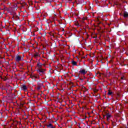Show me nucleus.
<instances>
[{
    "instance_id": "11",
    "label": "nucleus",
    "mask_w": 128,
    "mask_h": 128,
    "mask_svg": "<svg viewBox=\"0 0 128 128\" xmlns=\"http://www.w3.org/2000/svg\"><path fill=\"white\" fill-rule=\"evenodd\" d=\"M30 78H32V80H36V78H38V76H30Z\"/></svg>"
},
{
    "instance_id": "8",
    "label": "nucleus",
    "mask_w": 128,
    "mask_h": 128,
    "mask_svg": "<svg viewBox=\"0 0 128 128\" xmlns=\"http://www.w3.org/2000/svg\"><path fill=\"white\" fill-rule=\"evenodd\" d=\"M47 127L48 128H56V126H52V124H48Z\"/></svg>"
},
{
    "instance_id": "13",
    "label": "nucleus",
    "mask_w": 128,
    "mask_h": 128,
    "mask_svg": "<svg viewBox=\"0 0 128 128\" xmlns=\"http://www.w3.org/2000/svg\"><path fill=\"white\" fill-rule=\"evenodd\" d=\"M112 76V73H110V72H108L106 74V76Z\"/></svg>"
},
{
    "instance_id": "15",
    "label": "nucleus",
    "mask_w": 128,
    "mask_h": 128,
    "mask_svg": "<svg viewBox=\"0 0 128 128\" xmlns=\"http://www.w3.org/2000/svg\"><path fill=\"white\" fill-rule=\"evenodd\" d=\"M37 90H40V86H39L37 88Z\"/></svg>"
},
{
    "instance_id": "21",
    "label": "nucleus",
    "mask_w": 128,
    "mask_h": 128,
    "mask_svg": "<svg viewBox=\"0 0 128 128\" xmlns=\"http://www.w3.org/2000/svg\"><path fill=\"white\" fill-rule=\"evenodd\" d=\"M82 58H86V57H85V56H83V57Z\"/></svg>"
},
{
    "instance_id": "18",
    "label": "nucleus",
    "mask_w": 128,
    "mask_h": 128,
    "mask_svg": "<svg viewBox=\"0 0 128 128\" xmlns=\"http://www.w3.org/2000/svg\"><path fill=\"white\" fill-rule=\"evenodd\" d=\"M121 80H124V76L121 77Z\"/></svg>"
},
{
    "instance_id": "2",
    "label": "nucleus",
    "mask_w": 128,
    "mask_h": 128,
    "mask_svg": "<svg viewBox=\"0 0 128 128\" xmlns=\"http://www.w3.org/2000/svg\"><path fill=\"white\" fill-rule=\"evenodd\" d=\"M22 90H24V92H26L28 90V87L25 84H23L21 86Z\"/></svg>"
},
{
    "instance_id": "4",
    "label": "nucleus",
    "mask_w": 128,
    "mask_h": 128,
    "mask_svg": "<svg viewBox=\"0 0 128 128\" xmlns=\"http://www.w3.org/2000/svg\"><path fill=\"white\" fill-rule=\"evenodd\" d=\"M15 60L16 62H20V60H22V56L18 55L16 56Z\"/></svg>"
},
{
    "instance_id": "9",
    "label": "nucleus",
    "mask_w": 128,
    "mask_h": 128,
    "mask_svg": "<svg viewBox=\"0 0 128 128\" xmlns=\"http://www.w3.org/2000/svg\"><path fill=\"white\" fill-rule=\"evenodd\" d=\"M34 58H38V56H40V54L38 52H36L35 54H34Z\"/></svg>"
},
{
    "instance_id": "20",
    "label": "nucleus",
    "mask_w": 128,
    "mask_h": 128,
    "mask_svg": "<svg viewBox=\"0 0 128 128\" xmlns=\"http://www.w3.org/2000/svg\"><path fill=\"white\" fill-rule=\"evenodd\" d=\"M62 31L64 32V28H62Z\"/></svg>"
},
{
    "instance_id": "6",
    "label": "nucleus",
    "mask_w": 128,
    "mask_h": 128,
    "mask_svg": "<svg viewBox=\"0 0 128 128\" xmlns=\"http://www.w3.org/2000/svg\"><path fill=\"white\" fill-rule=\"evenodd\" d=\"M44 66V64L40 63V62H38L37 64V66L38 68H42V67Z\"/></svg>"
},
{
    "instance_id": "19",
    "label": "nucleus",
    "mask_w": 128,
    "mask_h": 128,
    "mask_svg": "<svg viewBox=\"0 0 128 128\" xmlns=\"http://www.w3.org/2000/svg\"><path fill=\"white\" fill-rule=\"evenodd\" d=\"M111 24H112V23L108 24V26H110Z\"/></svg>"
},
{
    "instance_id": "23",
    "label": "nucleus",
    "mask_w": 128,
    "mask_h": 128,
    "mask_svg": "<svg viewBox=\"0 0 128 128\" xmlns=\"http://www.w3.org/2000/svg\"><path fill=\"white\" fill-rule=\"evenodd\" d=\"M78 78H80V74L78 75Z\"/></svg>"
},
{
    "instance_id": "16",
    "label": "nucleus",
    "mask_w": 128,
    "mask_h": 128,
    "mask_svg": "<svg viewBox=\"0 0 128 128\" xmlns=\"http://www.w3.org/2000/svg\"><path fill=\"white\" fill-rule=\"evenodd\" d=\"M96 96H97V98H100V94H98Z\"/></svg>"
},
{
    "instance_id": "7",
    "label": "nucleus",
    "mask_w": 128,
    "mask_h": 128,
    "mask_svg": "<svg viewBox=\"0 0 128 128\" xmlns=\"http://www.w3.org/2000/svg\"><path fill=\"white\" fill-rule=\"evenodd\" d=\"M0 8L1 10H8V8H6V6L4 4L2 5V6H0Z\"/></svg>"
},
{
    "instance_id": "14",
    "label": "nucleus",
    "mask_w": 128,
    "mask_h": 128,
    "mask_svg": "<svg viewBox=\"0 0 128 128\" xmlns=\"http://www.w3.org/2000/svg\"><path fill=\"white\" fill-rule=\"evenodd\" d=\"M112 92L109 90L108 92V96H112Z\"/></svg>"
},
{
    "instance_id": "10",
    "label": "nucleus",
    "mask_w": 128,
    "mask_h": 128,
    "mask_svg": "<svg viewBox=\"0 0 128 128\" xmlns=\"http://www.w3.org/2000/svg\"><path fill=\"white\" fill-rule=\"evenodd\" d=\"M72 66H78V64H77L78 62L74 60H72Z\"/></svg>"
},
{
    "instance_id": "27",
    "label": "nucleus",
    "mask_w": 128,
    "mask_h": 128,
    "mask_svg": "<svg viewBox=\"0 0 128 128\" xmlns=\"http://www.w3.org/2000/svg\"><path fill=\"white\" fill-rule=\"evenodd\" d=\"M8 86H10V85H8Z\"/></svg>"
},
{
    "instance_id": "3",
    "label": "nucleus",
    "mask_w": 128,
    "mask_h": 128,
    "mask_svg": "<svg viewBox=\"0 0 128 128\" xmlns=\"http://www.w3.org/2000/svg\"><path fill=\"white\" fill-rule=\"evenodd\" d=\"M106 116L108 122H110V120L112 118V115L110 113H106Z\"/></svg>"
},
{
    "instance_id": "17",
    "label": "nucleus",
    "mask_w": 128,
    "mask_h": 128,
    "mask_svg": "<svg viewBox=\"0 0 128 128\" xmlns=\"http://www.w3.org/2000/svg\"><path fill=\"white\" fill-rule=\"evenodd\" d=\"M76 26H80V25L79 24H76Z\"/></svg>"
},
{
    "instance_id": "12",
    "label": "nucleus",
    "mask_w": 128,
    "mask_h": 128,
    "mask_svg": "<svg viewBox=\"0 0 128 128\" xmlns=\"http://www.w3.org/2000/svg\"><path fill=\"white\" fill-rule=\"evenodd\" d=\"M124 16L125 18H128V12H124Z\"/></svg>"
},
{
    "instance_id": "26",
    "label": "nucleus",
    "mask_w": 128,
    "mask_h": 128,
    "mask_svg": "<svg viewBox=\"0 0 128 128\" xmlns=\"http://www.w3.org/2000/svg\"><path fill=\"white\" fill-rule=\"evenodd\" d=\"M104 116H106L104 115Z\"/></svg>"
},
{
    "instance_id": "5",
    "label": "nucleus",
    "mask_w": 128,
    "mask_h": 128,
    "mask_svg": "<svg viewBox=\"0 0 128 128\" xmlns=\"http://www.w3.org/2000/svg\"><path fill=\"white\" fill-rule=\"evenodd\" d=\"M79 72H80V74H82L84 75V74H86V72H88L86 70L83 69V70H80V71H79Z\"/></svg>"
},
{
    "instance_id": "25",
    "label": "nucleus",
    "mask_w": 128,
    "mask_h": 128,
    "mask_svg": "<svg viewBox=\"0 0 128 128\" xmlns=\"http://www.w3.org/2000/svg\"><path fill=\"white\" fill-rule=\"evenodd\" d=\"M3 90H6V88H3Z\"/></svg>"
},
{
    "instance_id": "24",
    "label": "nucleus",
    "mask_w": 128,
    "mask_h": 128,
    "mask_svg": "<svg viewBox=\"0 0 128 128\" xmlns=\"http://www.w3.org/2000/svg\"><path fill=\"white\" fill-rule=\"evenodd\" d=\"M111 122H112V120H111Z\"/></svg>"
},
{
    "instance_id": "22",
    "label": "nucleus",
    "mask_w": 128,
    "mask_h": 128,
    "mask_svg": "<svg viewBox=\"0 0 128 128\" xmlns=\"http://www.w3.org/2000/svg\"><path fill=\"white\" fill-rule=\"evenodd\" d=\"M64 28H66V25L64 24Z\"/></svg>"
},
{
    "instance_id": "1",
    "label": "nucleus",
    "mask_w": 128,
    "mask_h": 128,
    "mask_svg": "<svg viewBox=\"0 0 128 128\" xmlns=\"http://www.w3.org/2000/svg\"><path fill=\"white\" fill-rule=\"evenodd\" d=\"M37 72L39 73V74L40 76H42V74H44L46 69H42V68H40L36 70Z\"/></svg>"
}]
</instances>
